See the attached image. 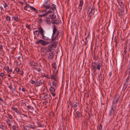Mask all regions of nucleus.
Here are the masks:
<instances>
[{
  "label": "nucleus",
  "instance_id": "nucleus-1",
  "mask_svg": "<svg viewBox=\"0 0 130 130\" xmlns=\"http://www.w3.org/2000/svg\"><path fill=\"white\" fill-rule=\"evenodd\" d=\"M38 30L39 31V34L41 35L42 37V38L47 41L49 40V38L48 37L45 36L44 34V30L42 27L40 26L38 27Z\"/></svg>",
  "mask_w": 130,
  "mask_h": 130
},
{
  "label": "nucleus",
  "instance_id": "nucleus-2",
  "mask_svg": "<svg viewBox=\"0 0 130 130\" xmlns=\"http://www.w3.org/2000/svg\"><path fill=\"white\" fill-rule=\"evenodd\" d=\"M61 32H60L59 30L57 31L56 34L54 35V37H52V41H54L55 40H57L60 37L61 34Z\"/></svg>",
  "mask_w": 130,
  "mask_h": 130
},
{
  "label": "nucleus",
  "instance_id": "nucleus-3",
  "mask_svg": "<svg viewBox=\"0 0 130 130\" xmlns=\"http://www.w3.org/2000/svg\"><path fill=\"white\" fill-rule=\"evenodd\" d=\"M36 43L37 44H40L42 45L45 46L48 44H49V42L47 41H45L42 39H40L36 41Z\"/></svg>",
  "mask_w": 130,
  "mask_h": 130
},
{
  "label": "nucleus",
  "instance_id": "nucleus-4",
  "mask_svg": "<svg viewBox=\"0 0 130 130\" xmlns=\"http://www.w3.org/2000/svg\"><path fill=\"white\" fill-rule=\"evenodd\" d=\"M58 69L57 72L55 73V74L54 73L53 75H51V78L54 80L55 81H57L58 80V78L57 77V72L58 71Z\"/></svg>",
  "mask_w": 130,
  "mask_h": 130
},
{
  "label": "nucleus",
  "instance_id": "nucleus-5",
  "mask_svg": "<svg viewBox=\"0 0 130 130\" xmlns=\"http://www.w3.org/2000/svg\"><path fill=\"white\" fill-rule=\"evenodd\" d=\"M26 6H25L27 8H28L29 7L31 10L34 11V12L36 13H38V10L34 7L30 6L29 4H27L26 3Z\"/></svg>",
  "mask_w": 130,
  "mask_h": 130
},
{
  "label": "nucleus",
  "instance_id": "nucleus-6",
  "mask_svg": "<svg viewBox=\"0 0 130 130\" xmlns=\"http://www.w3.org/2000/svg\"><path fill=\"white\" fill-rule=\"evenodd\" d=\"M115 112V107L113 105H112L111 106V109L109 112V115L111 116L114 114Z\"/></svg>",
  "mask_w": 130,
  "mask_h": 130
},
{
  "label": "nucleus",
  "instance_id": "nucleus-7",
  "mask_svg": "<svg viewBox=\"0 0 130 130\" xmlns=\"http://www.w3.org/2000/svg\"><path fill=\"white\" fill-rule=\"evenodd\" d=\"M49 90L50 92H51V94L54 97L55 96V88L51 86Z\"/></svg>",
  "mask_w": 130,
  "mask_h": 130
},
{
  "label": "nucleus",
  "instance_id": "nucleus-8",
  "mask_svg": "<svg viewBox=\"0 0 130 130\" xmlns=\"http://www.w3.org/2000/svg\"><path fill=\"white\" fill-rule=\"evenodd\" d=\"M83 0H80L79 1V6L78 8L79 11L80 12L82 9L83 5Z\"/></svg>",
  "mask_w": 130,
  "mask_h": 130
},
{
  "label": "nucleus",
  "instance_id": "nucleus-9",
  "mask_svg": "<svg viewBox=\"0 0 130 130\" xmlns=\"http://www.w3.org/2000/svg\"><path fill=\"white\" fill-rule=\"evenodd\" d=\"M36 84V86L39 87L40 86H42L44 85V83L41 80L39 81H37L36 80V81L35 83Z\"/></svg>",
  "mask_w": 130,
  "mask_h": 130
},
{
  "label": "nucleus",
  "instance_id": "nucleus-10",
  "mask_svg": "<svg viewBox=\"0 0 130 130\" xmlns=\"http://www.w3.org/2000/svg\"><path fill=\"white\" fill-rule=\"evenodd\" d=\"M45 50L47 52H51L53 50L52 47L51 45L48 46L47 47L45 48Z\"/></svg>",
  "mask_w": 130,
  "mask_h": 130
},
{
  "label": "nucleus",
  "instance_id": "nucleus-11",
  "mask_svg": "<svg viewBox=\"0 0 130 130\" xmlns=\"http://www.w3.org/2000/svg\"><path fill=\"white\" fill-rule=\"evenodd\" d=\"M55 53L54 51H52L51 53H50L49 54L48 58L49 59L51 60L54 57V55Z\"/></svg>",
  "mask_w": 130,
  "mask_h": 130
},
{
  "label": "nucleus",
  "instance_id": "nucleus-12",
  "mask_svg": "<svg viewBox=\"0 0 130 130\" xmlns=\"http://www.w3.org/2000/svg\"><path fill=\"white\" fill-rule=\"evenodd\" d=\"M27 127L28 128V129H29V128L33 129H36V127L34 124H29L27 125Z\"/></svg>",
  "mask_w": 130,
  "mask_h": 130
},
{
  "label": "nucleus",
  "instance_id": "nucleus-13",
  "mask_svg": "<svg viewBox=\"0 0 130 130\" xmlns=\"http://www.w3.org/2000/svg\"><path fill=\"white\" fill-rule=\"evenodd\" d=\"M43 6L44 8L46 9H49L51 8V6L50 4H43L42 5V6Z\"/></svg>",
  "mask_w": 130,
  "mask_h": 130
},
{
  "label": "nucleus",
  "instance_id": "nucleus-14",
  "mask_svg": "<svg viewBox=\"0 0 130 130\" xmlns=\"http://www.w3.org/2000/svg\"><path fill=\"white\" fill-rule=\"evenodd\" d=\"M57 29L55 25H54V28L53 29V33L52 34V37H54V35L56 34V32L57 31Z\"/></svg>",
  "mask_w": 130,
  "mask_h": 130
},
{
  "label": "nucleus",
  "instance_id": "nucleus-15",
  "mask_svg": "<svg viewBox=\"0 0 130 130\" xmlns=\"http://www.w3.org/2000/svg\"><path fill=\"white\" fill-rule=\"evenodd\" d=\"M93 63L92 62V64L91 65V68L93 70V72H95L96 70V67L95 65H93Z\"/></svg>",
  "mask_w": 130,
  "mask_h": 130
},
{
  "label": "nucleus",
  "instance_id": "nucleus-16",
  "mask_svg": "<svg viewBox=\"0 0 130 130\" xmlns=\"http://www.w3.org/2000/svg\"><path fill=\"white\" fill-rule=\"evenodd\" d=\"M76 117H78L79 118H81L82 116V113L78 111H77L76 112Z\"/></svg>",
  "mask_w": 130,
  "mask_h": 130
},
{
  "label": "nucleus",
  "instance_id": "nucleus-17",
  "mask_svg": "<svg viewBox=\"0 0 130 130\" xmlns=\"http://www.w3.org/2000/svg\"><path fill=\"white\" fill-rule=\"evenodd\" d=\"M127 53V51H124L123 54H122V55L123 56V59H124L125 57V59L126 58L127 55L126 54Z\"/></svg>",
  "mask_w": 130,
  "mask_h": 130
},
{
  "label": "nucleus",
  "instance_id": "nucleus-18",
  "mask_svg": "<svg viewBox=\"0 0 130 130\" xmlns=\"http://www.w3.org/2000/svg\"><path fill=\"white\" fill-rule=\"evenodd\" d=\"M58 43V42L57 41H54L53 43V44L51 45L52 47H53L54 48H56V47L57 44Z\"/></svg>",
  "mask_w": 130,
  "mask_h": 130
},
{
  "label": "nucleus",
  "instance_id": "nucleus-19",
  "mask_svg": "<svg viewBox=\"0 0 130 130\" xmlns=\"http://www.w3.org/2000/svg\"><path fill=\"white\" fill-rule=\"evenodd\" d=\"M58 80H57V81H54L52 83L53 85L55 87H57L58 85Z\"/></svg>",
  "mask_w": 130,
  "mask_h": 130
},
{
  "label": "nucleus",
  "instance_id": "nucleus-20",
  "mask_svg": "<svg viewBox=\"0 0 130 130\" xmlns=\"http://www.w3.org/2000/svg\"><path fill=\"white\" fill-rule=\"evenodd\" d=\"M12 18L14 19V20L16 21H18L20 19L18 16H13Z\"/></svg>",
  "mask_w": 130,
  "mask_h": 130
},
{
  "label": "nucleus",
  "instance_id": "nucleus-21",
  "mask_svg": "<svg viewBox=\"0 0 130 130\" xmlns=\"http://www.w3.org/2000/svg\"><path fill=\"white\" fill-rule=\"evenodd\" d=\"M49 17L50 19H53L56 18V15H54V14H53L50 15L49 16Z\"/></svg>",
  "mask_w": 130,
  "mask_h": 130
},
{
  "label": "nucleus",
  "instance_id": "nucleus-22",
  "mask_svg": "<svg viewBox=\"0 0 130 130\" xmlns=\"http://www.w3.org/2000/svg\"><path fill=\"white\" fill-rule=\"evenodd\" d=\"M94 64L95 66H96V68L99 70H100L101 68V66L100 64H97L96 62H94Z\"/></svg>",
  "mask_w": 130,
  "mask_h": 130
},
{
  "label": "nucleus",
  "instance_id": "nucleus-23",
  "mask_svg": "<svg viewBox=\"0 0 130 130\" xmlns=\"http://www.w3.org/2000/svg\"><path fill=\"white\" fill-rule=\"evenodd\" d=\"M4 5V8L6 10H7L9 8L8 5L5 2L3 3Z\"/></svg>",
  "mask_w": 130,
  "mask_h": 130
},
{
  "label": "nucleus",
  "instance_id": "nucleus-24",
  "mask_svg": "<svg viewBox=\"0 0 130 130\" xmlns=\"http://www.w3.org/2000/svg\"><path fill=\"white\" fill-rule=\"evenodd\" d=\"M127 85L128 83H125L122 89L123 91H124L126 89V88H127Z\"/></svg>",
  "mask_w": 130,
  "mask_h": 130
},
{
  "label": "nucleus",
  "instance_id": "nucleus-25",
  "mask_svg": "<svg viewBox=\"0 0 130 130\" xmlns=\"http://www.w3.org/2000/svg\"><path fill=\"white\" fill-rule=\"evenodd\" d=\"M6 121L7 125H8L9 127L11 126V124L10 121L8 119H7L6 120Z\"/></svg>",
  "mask_w": 130,
  "mask_h": 130
},
{
  "label": "nucleus",
  "instance_id": "nucleus-26",
  "mask_svg": "<svg viewBox=\"0 0 130 130\" xmlns=\"http://www.w3.org/2000/svg\"><path fill=\"white\" fill-rule=\"evenodd\" d=\"M125 74L126 75H128V76H129L130 74V69H127L125 72Z\"/></svg>",
  "mask_w": 130,
  "mask_h": 130
},
{
  "label": "nucleus",
  "instance_id": "nucleus-27",
  "mask_svg": "<svg viewBox=\"0 0 130 130\" xmlns=\"http://www.w3.org/2000/svg\"><path fill=\"white\" fill-rule=\"evenodd\" d=\"M12 109L14 111H15L18 114L20 113V112L19 110L17 108H16L12 107Z\"/></svg>",
  "mask_w": 130,
  "mask_h": 130
},
{
  "label": "nucleus",
  "instance_id": "nucleus-28",
  "mask_svg": "<svg viewBox=\"0 0 130 130\" xmlns=\"http://www.w3.org/2000/svg\"><path fill=\"white\" fill-rule=\"evenodd\" d=\"M6 20L8 22V23L10 22L11 21L10 18L9 16L6 15Z\"/></svg>",
  "mask_w": 130,
  "mask_h": 130
},
{
  "label": "nucleus",
  "instance_id": "nucleus-29",
  "mask_svg": "<svg viewBox=\"0 0 130 130\" xmlns=\"http://www.w3.org/2000/svg\"><path fill=\"white\" fill-rule=\"evenodd\" d=\"M27 125L25 126L24 125H22V128L23 130H28V127H27Z\"/></svg>",
  "mask_w": 130,
  "mask_h": 130
},
{
  "label": "nucleus",
  "instance_id": "nucleus-30",
  "mask_svg": "<svg viewBox=\"0 0 130 130\" xmlns=\"http://www.w3.org/2000/svg\"><path fill=\"white\" fill-rule=\"evenodd\" d=\"M0 128L3 130H5L6 129V127L5 126L2 124L0 125Z\"/></svg>",
  "mask_w": 130,
  "mask_h": 130
},
{
  "label": "nucleus",
  "instance_id": "nucleus-31",
  "mask_svg": "<svg viewBox=\"0 0 130 130\" xmlns=\"http://www.w3.org/2000/svg\"><path fill=\"white\" fill-rule=\"evenodd\" d=\"M12 128L13 130H18V127L15 125H13L12 126Z\"/></svg>",
  "mask_w": 130,
  "mask_h": 130
},
{
  "label": "nucleus",
  "instance_id": "nucleus-32",
  "mask_svg": "<svg viewBox=\"0 0 130 130\" xmlns=\"http://www.w3.org/2000/svg\"><path fill=\"white\" fill-rule=\"evenodd\" d=\"M31 65L34 67H35L38 66V64L36 63L35 62H32L31 63Z\"/></svg>",
  "mask_w": 130,
  "mask_h": 130
},
{
  "label": "nucleus",
  "instance_id": "nucleus-33",
  "mask_svg": "<svg viewBox=\"0 0 130 130\" xmlns=\"http://www.w3.org/2000/svg\"><path fill=\"white\" fill-rule=\"evenodd\" d=\"M54 12V9H53V8H51L49 10H48L47 13H51L53 12Z\"/></svg>",
  "mask_w": 130,
  "mask_h": 130
},
{
  "label": "nucleus",
  "instance_id": "nucleus-34",
  "mask_svg": "<svg viewBox=\"0 0 130 130\" xmlns=\"http://www.w3.org/2000/svg\"><path fill=\"white\" fill-rule=\"evenodd\" d=\"M5 69L8 73L9 72L10 69L8 67H6Z\"/></svg>",
  "mask_w": 130,
  "mask_h": 130
},
{
  "label": "nucleus",
  "instance_id": "nucleus-35",
  "mask_svg": "<svg viewBox=\"0 0 130 130\" xmlns=\"http://www.w3.org/2000/svg\"><path fill=\"white\" fill-rule=\"evenodd\" d=\"M130 78V76H128L127 79L125 80V83H127L129 82V79Z\"/></svg>",
  "mask_w": 130,
  "mask_h": 130
},
{
  "label": "nucleus",
  "instance_id": "nucleus-36",
  "mask_svg": "<svg viewBox=\"0 0 130 130\" xmlns=\"http://www.w3.org/2000/svg\"><path fill=\"white\" fill-rule=\"evenodd\" d=\"M56 63H54L52 64V66L55 69H57V66H56Z\"/></svg>",
  "mask_w": 130,
  "mask_h": 130
},
{
  "label": "nucleus",
  "instance_id": "nucleus-37",
  "mask_svg": "<svg viewBox=\"0 0 130 130\" xmlns=\"http://www.w3.org/2000/svg\"><path fill=\"white\" fill-rule=\"evenodd\" d=\"M34 34H35L36 35L38 36L40 34L38 30H36L34 32Z\"/></svg>",
  "mask_w": 130,
  "mask_h": 130
},
{
  "label": "nucleus",
  "instance_id": "nucleus-38",
  "mask_svg": "<svg viewBox=\"0 0 130 130\" xmlns=\"http://www.w3.org/2000/svg\"><path fill=\"white\" fill-rule=\"evenodd\" d=\"M78 105V103L77 102H75V103L74 104L73 106H72V107L74 108L76 107Z\"/></svg>",
  "mask_w": 130,
  "mask_h": 130
},
{
  "label": "nucleus",
  "instance_id": "nucleus-39",
  "mask_svg": "<svg viewBox=\"0 0 130 130\" xmlns=\"http://www.w3.org/2000/svg\"><path fill=\"white\" fill-rule=\"evenodd\" d=\"M119 100V98H117V99L115 100H115L113 101V103L115 104H116L117 103L118 101Z\"/></svg>",
  "mask_w": 130,
  "mask_h": 130
},
{
  "label": "nucleus",
  "instance_id": "nucleus-40",
  "mask_svg": "<svg viewBox=\"0 0 130 130\" xmlns=\"http://www.w3.org/2000/svg\"><path fill=\"white\" fill-rule=\"evenodd\" d=\"M20 69L18 67H17L14 69V71H16V72H18L19 71Z\"/></svg>",
  "mask_w": 130,
  "mask_h": 130
},
{
  "label": "nucleus",
  "instance_id": "nucleus-41",
  "mask_svg": "<svg viewBox=\"0 0 130 130\" xmlns=\"http://www.w3.org/2000/svg\"><path fill=\"white\" fill-rule=\"evenodd\" d=\"M28 109H31V110H34V108L33 107H31L30 106H27Z\"/></svg>",
  "mask_w": 130,
  "mask_h": 130
},
{
  "label": "nucleus",
  "instance_id": "nucleus-42",
  "mask_svg": "<svg viewBox=\"0 0 130 130\" xmlns=\"http://www.w3.org/2000/svg\"><path fill=\"white\" fill-rule=\"evenodd\" d=\"M42 55L44 56H46V52L44 51H42Z\"/></svg>",
  "mask_w": 130,
  "mask_h": 130
},
{
  "label": "nucleus",
  "instance_id": "nucleus-43",
  "mask_svg": "<svg viewBox=\"0 0 130 130\" xmlns=\"http://www.w3.org/2000/svg\"><path fill=\"white\" fill-rule=\"evenodd\" d=\"M45 21L46 23H47L48 24H49L51 23L50 20L49 18L46 19V20Z\"/></svg>",
  "mask_w": 130,
  "mask_h": 130
},
{
  "label": "nucleus",
  "instance_id": "nucleus-44",
  "mask_svg": "<svg viewBox=\"0 0 130 130\" xmlns=\"http://www.w3.org/2000/svg\"><path fill=\"white\" fill-rule=\"evenodd\" d=\"M38 126V127H42V125L40 122H38L37 123Z\"/></svg>",
  "mask_w": 130,
  "mask_h": 130
},
{
  "label": "nucleus",
  "instance_id": "nucleus-45",
  "mask_svg": "<svg viewBox=\"0 0 130 130\" xmlns=\"http://www.w3.org/2000/svg\"><path fill=\"white\" fill-rule=\"evenodd\" d=\"M102 126L101 124H100L98 130H102Z\"/></svg>",
  "mask_w": 130,
  "mask_h": 130
},
{
  "label": "nucleus",
  "instance_id": "nucleus-46",
  "mask_svg": "<svg viewBox=\"0 0 130 130\" xmlns=\"http://www.w3.org/2000/svg\"><path fill=\"white\" fill-rule=\"evenodd\" d=\"M52 8H53V9H54V10L55 9H56V5H55L54 4H53L52 6Z\"/></svg>",
  "mask_w": 130,
  "mask_h": 130
},
{
  "label": "nucleus",
  "instance_id": "nucleus-47",
  "mask_svg": "<svg viewBox=\"0 0 130 130\" xmlns=\"http://www.w3.org/2000/svg\"><path fill=\"white\" fill-rule=\"evenodd\" d=\"M98 56H95V55H94V59H95V60H96L98 59Z\"/></svg>",
  "mask_w": 130,
  "mask_h": 130
},
{
  "label": "nucleus",
  "instance_id": "nucleus-48",
  "mask_svg": "<svg viewBox=\"0 0 130 130\" xmlns=\"http://www.w3.org/2000/svg\"><path fill=\"white\" fill-rule=\"evenodd\" d=\"M19 73L21 75H23V74L24 73L23 72H22V71H20L19 70Z\"/></svg>",
  "mask_w": 130,
  "mask_h": 130
},
{
  "label": "nucleus",
  "instance_id": "nucleus-49",
  "mask_svg": "<svg viewBox=\"0 0 130 130\" xmlns=\"http://www.w3.org/2000/svg\"><path fill=\"white\" fill-rule=\"evenodd\" d=\"M127 69H130V59L129 60V61L127 67Z\"/></svg>",
  "mask_w": 130,
  "mask_h": 130
},
{
  "label": "nucleus",
  "instance_id": "nucleus-50",
  "mask_svg": "<svg viewBox=\"0 0 130 130\" xmlns=\"http://www.w3.org/2000/svg\"><path fill=\"white\" fill-rule=\"evenodd\" d=\"M5 75L4 73L3 72H2L0 74V76L1 77H3Z\"/></svg>",
  "mask_w": 130,
  "mask_h": 130
},
{
  "label": "nucleus",
  "instance_id": "nucleus-51",
  "mask_svg": "<svg viewBox=\"0 0 130 130\" xmlns=\"http://www.w3.org/2000/svg\"><path fill=\"white\" fill-rule=\"evenodd\" d=\"M44 4H47L49 2V0H44Z\"/></svg>",
  "mask_w": 130,
  "mask_h": 130
},
{
  "label": "nucleus",
  "instance_id": "nucleus-52",
  "mask_svg": "<svg viewBox=\"0 0 130 130\" xmlns=\"http://www.w3.org/2000/svg\"><path fill=\"white\" fill-rule=\"evenodd\" d=\"M8 87L11 90L12 89V87L11 84H10L8 86Z\"/></svg>",
  "mask_w": 130,
  "mask_h": 130
},
{
  "label": "nucleus",
  "instance_id": "nucleus-53",
  "mask_svg": "<svg viewBox=\"0 0 130 130\" xmlns=\"http://www.w3.org/2000/svg\"><path fill=\"white\" fill-rule=\"evenodd\" d=\"M59 23V21L58 20H56L55 21V24H58Z\"/></svg>",
  "mask_w": 130,
  "mask_h": 130
},
{
  "label": "nucleus",
  "instance_id": "nucleus-54",
  "mask_svg": "<svg viewBox=\"0 0 130 130\" xmlns=\"http://www.w3.org/2000/svg\"><path fill=\"white\" fill-rule=\"evenodd\" d=\"M8 118L10 119H12V117L11 115L9 114H8Z\"/></svg>",
  "mask_w": 130,
  "mask_h": 130
},
{
  "label": "nucleus",
  "instance_id": "nucleus-55",
  "mask_svg": "<svg viewBox=\"0 0 130 130\" xmlns=\"http://www.w3.org/2000/svg\"><path fill=\"white\" fill-rule=\"evenodd\" d=\"M48 96L47 94H46V95H44V98H45V99H47L48 98L47 96Z\"/></svg>",
  "mask_w": 130,
  "mask_h": 130
},
{
  "label": "nucleus",
  "instance_id": "nucleus-56",
  "mask_svg": "<svg viewBox=\"0 0 130 130\" xmlns=\"http://www.w3.org/2000/svg\"><path fill=\"white\" fill-rule=\"evenodd\" d=\"M9 72H10V74H11V73L13 74L14 72H13V71L12 70L10 69Z\"/></svg>",
  "mask_w": 130,
  "mask_h": 130
},
{
  "label": "nucleus",
  "instance_id": "nucleus-57",
  "mask_svg": "<svg viewBox=\"0 0 130 130\" xmlns=\"http://www.w3.org/2000/svg\"><path fill=\"white\" fill-rule=\"evenodd\" d=\"M26 27L28 29H30V26L29 25H26Z\"/></svg>",
  "mask_w": 130,
  "mask_h": 130
},
{
  "label": "nucleus",
  "instance_id": "nucleus-58",
  "mask_svg": "<svg viewBox=\"0 0 130 130\" xmlns=\"http://www.w3.org/2000/svg\"><path fill=\"white\" fill-rule=\"evenodd\" d=\"M3 49V47L2 45H0V51Z\"/></svg>",
  "mask_w": 130,
  "mask_h": 130
},
{
  "label": "nucleus",
  "instance_id": "nucleus-59",
  "mask_svg": "<svg viewBox=\"0 0 130 130\" xmlns=\"http://www.w3.org/2000/svg\"><path fill=\"white\" fill-rule=\"evenodd\" d=\"M55 21H56V20H53L51 21V23L52 24H55Z\"/></svg>",
  "mask_w": 130,
  "mask_h": 130
},
{
  "label": "nucleus",
  "instance_id": "nucleus-60",
  "mask_svg": "<svg viewBox=\"0 0 130 130\" xmlns=\"http://www.w3.org/2000/svg\"><path fill=\"white\" fill-rule=\"evenodd\" d=\"M28 8H27L26 7H24V9L25 10H27L29 11V10H28Z\"/></svg>",
  "mask_w": 130,
  "mask_h": 130
},
{
  "label": "nucleus",
  "instance_id": "nucleus-61",
  "mask_svg": "<svg viewBox=\"0 0 130 130\" xmlns=\"http://www.w3.org/2000/svg\"><path fill=\"white\" fill-rule=\"evenodd\" d=\"M36 82L33 80H32L31 82V83L32 84H34Z\"/></svg>",
  "mask_w": 130,
  "mask_h": 130
},
{
  "label": "nucleus",
  "instance_id": "nucleus-62",
  "mask_svg": "<svg viewBox=\"0 0 130 130\" xmlns=\"http://www.w3.org/2000/svg\"><path fill=\"white\" fill-rule=\"evenodd\" d=\"M48 13H47V12H46V13H45V14H43V17H45V16H46V15H47Z\"/></svg>",
  "mask_w": 130,
  "mask_h": 130
},
{
  "label": "nucleus",
  "instance_id": "nucleus-63",
  "mask_svg": "<svg viewBox=\"0 0 130 130\" xmlns=\"http://www.w3.org/2000/svg\"><path fill=\"white\" fill-rule=\"evenodd\" d=\"M119 4L121 6H122L123 5V3L121 2L119 3Z\"/></svg>",
  "mask_w": 130,
  "mask_h": 130
},
{
  "label": "nucleus",
  "instance_id": "nucleus-64",
  "mask_svg": "<svg viewBox=\"0 0 130 130\" xmlns=\"http://www.w3.org/2000/svg\"><path fill=\"white\" fill-rule=\"evenodd\" d=\"M22 90L23 92H25V89L23 88L22 89Z\"/></svg>",
  "mask_w": 130,
  "mask_h": 130
}]
</instances>
